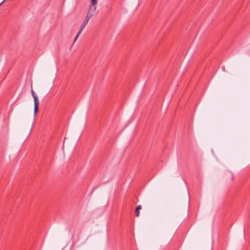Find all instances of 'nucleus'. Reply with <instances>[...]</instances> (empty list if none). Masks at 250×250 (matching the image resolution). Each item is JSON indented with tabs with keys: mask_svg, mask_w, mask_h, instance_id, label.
Returning <instances> with one entry per match:
<instances>
[{
	"mask_svg": "<svg viewBox=\"0 0 250 250\" xmlns=\"http://www.w3.org/2000/svg\"><path fill=\"white\" fill-rule=\"evenodd\" d=\"M31 94H32L33 98H34V114L36 115V113H37L38 109H39V101L38 98L37 97V96L36 95L35 92L34 91V90L32 89H31Z\"/></svg>",
	"mask_w": 250,
	"mask_h": 250,
	"instance_id": "1",
	"label": "nucleus"
},
{
	"mask_svg": "<svg viewBox=\"0 0 250 250\" xmlns=\"http://www.w3.org/2000/svg\"><path fill=\"white\" fill-rule=\"evenodd\" d=\"M88 21L85 20H84L82 22V24H81V26L80 27V30H79V32L78 33L76 37H75V39H74V42H75L76 41V40H77L79 36L80 35V34H81V33L82 32V31L83 30V29L84 28V27H85V26L86 25V24H87Z\"/></svg>",
	"mask_w": 250,
	"mask_h": 250,
	"instance_id": "2",
	"label": "nucleus"
},
{
	"mask_svg": "<svg viewBox=\"0 0 250 250\" xmlns=\"http://www.w3.org/2000/svg\"><path fill=\"white\" fill-rule=\"evenodd\" d=\"M69 232L71 234V237L74 238L75 235V226L74 225H72L69 229Z\"/></svg>",
	"mask_w": 250,
	"mask_h": 250,
	"instance_id": "3",
	"label": "nucleus"
},
{
	"mask_svg": "<svg viewBox=\"0 0 250 250\" xmlns=\"http://www.w3.org/2000/svg\"><path fill=\"white\" fill-rule=\"evenodd\" d=\"M96 9V5H93L92 4H91V5L89 6L88 11L92 12L93 13H95Z\"/></svg>",
	"mask_w": 250,
	"mask_h": 250,
	"instance_id": "4",
	"label": "nucleus"
},
{
	"mask_svg": "<svg viewBox=\"0 0 250 250\" xmlns=\"http://www.w3.org/2000/svg\"><path fill=\"white\" fill-rule=\"evenodd\" d=\"M142 208L141 205H138L137 206L136 209H135V216L137 217H138L140 215V210Z\"/></svg>",
	"mask_w": 250,
	"mask_h": 250,
	"instance_id": "5",
	"label": "nucleus"
},
{
	"mask_svg": "<svg viewBox=\"0 0 250 250\" xmlns=\"http://www.w3.org/2000/svg\"><path fill=\"white\" fill-rule=\"evenodd\" d=\"M93 14H94V13L90 12L89 11H88L84 20H85L87 21H89V20L90 19V18L93 16Z\"/></svg>",
	"mask_w": 250,
	"mask_h": 250,
	"instance_id": "6",
	"label": "nucleus"
},
{
	"mask_svg": "<svg viewBox=\"0 0 250 250\" xmlns=\"http://www.w3.org/2000/svg\"><path fill=\"white\" fill-rule=\"evenodd\" d=\"M91 4L93 5H97V0H91Z\"/></svg>",
	"mask_w": 250,
	"mask_h": 250,
	"instance_id": "7",
	"label": "nucleus"
},
{
	"mask_svg": "<svg viewBox=\"0 0 250 250\" xmlns=\"http://www.w3.org/2000/svg\"><path fill=\"white\" fill-rule=\"evenodd\" d=\"M6 1V0H3L0 3V5H1V4H2L3 3H4V2H5V1Z\"/></svg>",
	"mask_w": 250,
	"mask_h": 250,
	"instance_id": "8",
	"label": "nucleus"
}]
</instances>
